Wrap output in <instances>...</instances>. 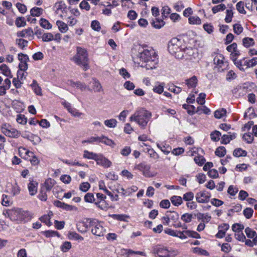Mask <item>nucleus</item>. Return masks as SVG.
Returning a JSON list of instances; mask_svg holds the SVG:
<instances>
[{
  "mask_svg": "<svg viewBox=\"0 0 257 257\" xmlns=\"http://www.w3.org/2000/svg\"><path fill=\"white\" fill-rule=\"evenodd\" d=\"M98 154L89 152L87 150L84 151V154H83V158L88 159H92L95 161H96V158L98 157Z\"/></svg>",
  "mask_w": 257,
  "mask_h": 257,
  "instance_id": "25",
  "label": "nucleus"
},
{
  "mask_svg": "<svg viewBox=\"0 0 257 257\" xmlns=\"http://www.w3.org/2000/svg\"><path fill=\"white\" fill-rule=\"evenodd\" d=\"M100 143H103L106 145L111 147H113V146L115 145V144L112 140L108 139L107 137L105 136L102 135L101 137H100Z\"/></svg>",
  "mask_w": 257,
  "mask_h": 257,
  "instance_id": "27",
  "label": "nucleus"
},
{
  "mask_svg": "<svg viewBox=\"0 0 257 257\" xmlns=\"http://www.w3.org/2000/svg\"><path fill=\"white\" fill-rule=\"evenodd\" d=\"M13 214L12 221H17L18 223L28 222L31 220L32 218V215L30 212L20 208L15 209V212L13 213Z\"/></svg>",
  "mask_w": 257,
  "mask_h": 257,
  "instance_id": "5",
  "label": "nucleus"
},
{
  "mask_svg": "<svg viewBox=\"0 0 257 257\" xmlns=\"http://www.w3.org/2000/svg\"><path fill=\"white\" fill-rule=\"evenodd\" d=\"M16 42V44L22 49H24L25 47H27L28 44V41L23 39H17Z\"/></svg>",
  "mask_w": 257,
  "mask_h": 257,
  "instance_id": "39",
  "label": "nucleus"
},
{
  "mask_svg": "<svg viewBox=\"0 0 257 257\" xmlns=\"http://www.w3.org/2000/svg\"><path fill=\"white\" fill-rule=\"evenodd\" d=\"M226 110L225 108L216 110L214 112V117L216 118H221L226 115Z\"/></svg>",
  "mask_w": 257,
  "mask_h": 257,
  "instance_id": "42",
  "label": "nucleus"
},
{
  "mask_svg": "<svg viewBox=\"0 0 257 257\" xmlns=\"http://www.w3.org/2000/svg\"><path fill=\"white\" fill-rule=\"evenodd\" d=\"M99 188L101 190H103L104 192L110 197L112 201H117L118 200V195L116 194L114 196L111 192L106 189L103 182H99Z\"/></svg>",
  "mask_w": 257,
  "mask_h": 257,
  "instance_id": "14",
  "label": "nucleus"
},
{
  "mask_svg": "<svg viewBox=\"0 0 257 257\" xmlns=\"http://www.w3.org/2000/svg\"><path fill=\"white\" fill-rule=\"evenodd\" d=\"M235 65L240 70L244 71L245 70L249 68L248 64V60L243 59L242 60H238L235 63Z\"/></svg>",
  "mask_w": 257,
  "mask_h": 257,
  "instance_id": "16",
  "label": "nucleus"
},
{
  "mask_svg": "<svg viewBox=\"0 0 257 257\" xmlns=\"http://www.w3.org/2000/svg\"><path fill=\"white\" fill-rule=\"evenodd\" d=\"M157 146L166 155H168L172 150L171 147L166 144L165 145L157 144Z\"/></svg>",
  "mask_w": 257,
  "mask_h": 257,
  "instance_id": "29",
  "label": "nucleus"
},
{
  "mask_svg": "<svg viewBox=\"0 0 257 257\" xmlns=\"http://www.w3.org/2000/svg\"><path fill=\"white\" fill-rule=\"evenodd\" d=\"M72 60L76 64L81 67L85 71L89 68L88 54L86 49L85 48L79 46L77 47L76 54L72 58Z\"/></svg>",
  "mask_w": 257,
  "mask_h": 257,
  "instance_id": "2",
  "label": "nucleus"
},
{
  "mask_svg": "<svg viewBox=\"0 0 257 257\" xmlns=\"http://www.w3.org/2000/svg\"><path fill=\"white\" fill-rule=\"evenodd\" d=\"M248 85L247 84L244 83L242 86H238L232 90V93L237 95V93H238V96H243L247 92Z\"/></svg>",
  "mask_w": 257,
  "mask_h": 257,
  "instance_id": "13",
  "label": "nucleus"
},
{
  "mask_svg": "<svg viewBox=\"0 0 257 257\" xmlns=\"http://www.w3.org/2000/svg\"><path fill=\"white\" fill-rule=\"evenodd\" d=\"M34 34L32 28H29L22 31L17 33V36L19 37H32Z\"/></svg>",
  "mask_w": 257,
  "mask_h": 257,
  "instance_id": "15",
  "label": "nucleus"
},
{
  "mask_svg": "<svg viewBox=\"0 0 257 257\" xmlns=\"http://www.w3.org/2000/svg\"><path fill=\"white\" fill-rule=\"evenodd\" d=\"M97 164L105 168H108L111 165V162L101 154H98L95 161Z\"/></svg>",
  "mask_w": 257,
  "mask_h": 257,
  "instance_id": "12",
  "label": "nucleus"
},
{
  "mask_svg": "<svg viewBox=\"0 0 257 257\" xmlns=\"http://www.w3.org/2000/svg\"><path fill=\"white\" fill-rule=\"evenodd\" d=\"M135 168L142 172L143 175L146 177L150 178L153 176L150 172V165L148 164L146 162H143L137 165Z\"/></svg>",
  "mask_w": 257,
  "mask_h": 257,
  "instance_id": "7",
  "label": "nucleus"
},
{
  "mask_svg": "<svg viewBox=\"0 0 257 257\" xmlns=\"http://www.w3.org/2000/svg\"><path fill=\"white\" fill-rule=\"evenodd\" d=\"M210 193L205 191L196 193V200L198 203H207L210 198Z\"/></svg>",
  "mask_w": 257,
  "mask_h": 257,
  "instance_id": "9",
  "label": "nucleus"
},
{
  "mask_svg": "<svg viewBox=\"0 0 257 257\" xmlns=\"http://www.w3.org/2000/svg\"><path fill=\"white\" fill-rule=\"evenodd\" d=\"M56 24L58 27L59 31L61 33H65L68 30L67 24L62 21H57Z\"/></svg>",
  "mask_w": 257,
  "mask_h": 257,
  "instance_id": "33",
  "label": "nucleus"
},
{
  "mask_svg": "<svg viewBox=\"0 0 257 257\" xmlns=\"http://www.w3.org/2000/svg\"><path fill=\"white\" fill-rule=\"evenodd\" d=\"M172 203L176 206H178L183 203L182 198L180 196H173L171 198Z\"/></svg>",
  "mask_w": 257,
  "mask_h": 257,
  "instance_id": "34",
  "label": "nucleus"
},
{
  "mask_svg": "<svg viewBox=\"0 0 257 257\" xmlns=\"http://www.w3.org/2000/svg\"><path fill=\"white\" fill-rule=\"evenodd\" d=\"M0 69L1 72L3 75L7 77H12L11 70L6 64L1 65Z\"/></svg>",
  "mask_w": 257,
  "mask_h": 257,
  "instance_id": "23",
  "label": "nucleus"
},
{
  "mask_svg": "<svg viewBox=\"0 0 257 257\" xmlns=\"http://www.w3.org/2000/svg\"><path fill=\"white\" fill-rule=\"evenodd\" d=\"M43 234L47 237H50L55 236H60V234L58 232L51 230L45 231L43 232Z\"/></svg>",
  "mask_w": 257,
  "mask_h": 257,
  "instance_id": "46",
  "label": "nucleus"
},
{
  "mask_svg": "<svg viewBox=\"0 0 257 257\" xmlns=\"http://www.w3.org/2000/svg\"><path fill=\"white\" fill-rule=\"evenodd\" d=\"M43 41L44 42H50L53 40L54 36L52 34L50 33H44L42 36Z\"/></svg>",
  "mask_w": 257,
  "mask_h": 257,
  "instance_id": "51",
  "label": "nucleus"
},
{
  "mask_svg": "<svg viewBox=\"0 0 257 257\" xmlns=\"http://www.w3.org/2000/svg\"><path fill=\"white\" fill-rule=\"evenodd\" d=\"M40 26L45 29H50L52 28V25L49 23V22L44 18H41L40 20Z\"/></svg>",
  "mask_w": 257,
  "mask_h": 257,
  "instance_id": "35",
  "label": "nucleus"
},
{
  "mask_svg": "<svg viewBox=\"0 0 257 257\" xmlns=\"http://www.w3.org/2000/svg\"><path fill=\"white\" fill-rule=\"evenodd\" d=\"M71 243L69 241H65L61 246V249L63 252H67L71 248Z\"/></svg>",
  "mask_w": 257,
  "mask_h": 257,
  "instance_id": "57",
  "label": "nucleus"
},
{
  "mask_svg": "<svg viewBox=\"0 0 257 257\" xmlns=\"http://www.w3.org/2000/svg\"><path fill=\"white\" fill-rule=\"evenodd\" d=\"M152 252L157 254L159 257H174L176 254L174 250H169L166 247L161 245L154 246L152 248Z\"/></svg>",
  "mask_w": 257,
  "mask_h": 257,
  "instance_id": "6",
  "label": "nucleus"
},
{
  "mask_svg": "<svg viewBox=\"0 0 257 257\" xmlns=\"http://www.w3.org/2000/svg\"><path fill=\"white\" fill-rule=\"evenodd\" d=\"M198 82V80L196 76H193L189 79L185 80V84L188 87L194 88L196 86Z\"/></svg>",
  "mask_w": 257,
  "mask_h": 257,
  "instance_id": "20",
  "label": "nucleus"
},
{
  "mask_svg": "<svg viewBox=\"0 0 257 257\" xmlns=\"http://www.w3.org/2000/svg\"><path fill=\"white\" fill-rule=\"evenodd\" d=\"M193 218L192 214L184 213L181 216V219L186 223H189L191 221Z\"/></svg>",
  "mask_w": 257,
  "mask_h": 257,
  "instance_id": "58",
  "label": "nucleus"
},
{
  "mask_svg": "<svg viewBox=\"0 0 257 257\" xmlns=\"http://www.w3.org/2000/svg\"><path fill=\"white\" fill-rule=\"evenodd\" d=\"M6 124H3L2 126V132L7 136L11 138H17L19 136V132L14 128L8 130L5 127Z\"/></svg>",
  "mask_w": 257,
  "mask_h": 257,
  "instance_id": "10",
  "label": "nucleus"
},
{
  "mask_svg": "<svg viewBox=\"0 0 257 257\" xmlns=\"http://www.w3.org/2000/svg\"><path fill=\"white\" fill-rule=\"evenodd\" d=\"M229 228V225L228 223H223L218 226V231L215 235L217 238H222L224 237L225 233Z\"/></svg>",
  "mask_w": 257,
  "mask_h": 257,
  "instance_id": "11",
  "label": "nucleus"
},
{
  "mask_svg": "<svg viewBox=\"0 0 257 257\" xmlns=\"http://www.w3.org/2000/svg\"><path fill=\"white\" fill-rule=\"evenodd\" d=\"M189 22L190 24L200 25L201 21L198 16H192L189 18Z\"/></svg>",
  "mask_w": 257,
  "mask_h": 257,
  "instance_id": "44",
  "label": "nucleus"
},
{
  "mask_svg": "<svg viewBox=\"0 0 257 257\" xmlns=\"http://www.w3.org/2000/svg\"><path fill=\"white\" fill-rule=\"evenodd\" d=\"M194 194L192 192H188L183 195L182 200L183 199L185 201L189 202L191 201L194 198Z\"/></svg>",
  "mask_w": 257,
  "mask_h": 257,
  "instance_id": "56",
  "label": "nucleus"
},
{
  "mask_svg": "<svg viewBox=\"0 0 257 257\" xmlns=\"http://www.w3.org/2000/svg\"><path fill=\"white\" fill-rule=\"evenodd\" d=\"M143 50L139 52L140 60L145 64L143 67L148 70L156 68L158 63V55L153 48L147 46L143 47Z\"/></svg>",
  "mask_w": 257,
  "mask_h": 257,
  "instance_id": "1",
  "label": "nucleus"
},
{
  "mask_svg": "<svg viewBox=\"0 0 257 257\" xmlns=\"http://www.w3.org/2000/svg\"><path fill=\"white\" fill-rule=\"evenodd\" d=\"M233 29L234 33L237 35H239L243 31L242 27L239 24H235L233 25Z\"/></svg>",
  "mask_w": 257,
  "mask_h": 257,
  "instance_id": "62",
  "label": "nucleus"
},
{
  "mask_svg": "<svg viewBox=\"0 0 257 257\" xmlns=\"http://www.w3.org/2000/svg\"><path fill=\"white\" fill-rule=\"evenodd\" d=\"M180 44L181 41L177 38L172 39L168 44V51L172 54L176 53L181 50Z\"/></svg>",
  "mask_w": 257,
  "mask_h": 257,
  "instance_id": "8",
  "label": "nucleus"
},
{
  "mask_svg": "<svg viewBox=\"0 0 257 257\" xmlns=\"http://www.w3.org/2000/svg\"><path fill=\"white\" fill-rule=\"evenodd\" d=\"M226 8L224 4H221L220 5L213 7L212 8V13L215 14L219 11H223Z\"/></svg>",
  "mask_w": 257,
  "mask_h": 257,
  "instance_id": "49",
  "label": "nucleus"
},
{
  "mask_svg": "<svg viewBox=\"0 0 257 257\" xmlns=\"http://www.w3.org/2000/svg\"><path fill=\"white\" fill-rule=\"evenodd\" d=\"M236 9L238 12L240 14H245L246 11L244 9V3L240 1L237 3L236 5Z\"/></svg>",
  "mask_w": 257,
  "mask_h": 257,
  "instance_id": "60",
  "label": "nucleus"
},
{
  "mask_svg": "<svg viewBox=\"0 0 257 257\" xmlns=\"http://www.w3.org/2000/svg\"><path fill=\"white\" fill-rule=\"evenodd\" d=\"M195 162L199 166L203 165L205 162V159L202 156L195 157L194 158Z\"/></svg>",
  "mask_w": 257,
  "mask_h": 257,
  "instance_id": "63",
  "label": "nucleus"
},
{
  "mask_svg": "<svg viewBox=\"0 0 257 257\" xmlns=\"http://www.w3.org/2000/svg\"><path fill=\"white\" fill-rule=\"evenodd\" d=\"M206 94L204 93H200L197 98L196 101L200 105H203L205 103Z\"/></svg>",
  "mask_w": 257,
  "mask_h": 257,
  "instance_id": "59",
  "label": "nucleus"
},
{
  "mask_svg": "<svg viewBox=\"0 0 257 257\" xmlns=\"http://www.w3.org/2000/svg\"><path fill=\"white\" fill-rule=\"evenodd\" d=\"M68 237L70 239H74L79 241H82L84 239L82 236L75 231L69 232L68 233Z\"/></svg>",
  "mask_w": 257,
  "mask_h": 257,
  "instance_id": "32",
  "label": "nucleus"
},
{
  "mask_svg": "<svg viewBox=\"0 0 257 257\" xmlns=\"http://www.w3.org/2000/svg\"><path fill=\"white\" fill-rule=\"evenodd\" d=\"M164 232L169 235L179 238L180 231L174 230L171 228H166L164 230Z\"/></svg>",
  "mask_w": 257,
  "mask_h": 257,
  "instance_id": "41",
  "label": "nucleus"
},
{
  "mask_svg": "<svg viewBox=\"0 0 257 257\" xmlns=\"http://www.w3.org/2000/svg\"><path fill=\"white\" fill-rule=\"evenodd\" d=\"M100 137H91L86 140L83 141L82 143L92 144L94 142L100 143Z\"/></svg>",
  "mask_w": 257,
  "mask_h": 257,
  "instance_id": "54",
  "label": "nucleus"
},
{
  "mask_svg": "<svg viewBox=\"0 0 257 257\" xmlns=\"http://www.w3.org/2000/svg\"><path fill=\"white\" fill-rule=\"evenodd\" d=\"M152 114L148 110L140 109L136 111L130 118L131 121H134L142 128H144L147 126Z\"/></svg>",
  "mask_w": 257,
  "mask_h": 257,
  "instance_id": "3",
  "label": "nucleus"
},
{
  "mask_svg": "<svg viewBox=\"0 0 257 257\" xmlns=\"http://www.w3.org/2000/svg\"><path fill=\"white\" fill-rule=\"evenodd\" d=\"M38 183L34 182L33 181H31L28 185L29 193L31 195H34L37 192Z\"/></svg>",
  "mask_w": 257,
  "mask_h": 257,
  "instance_id": "21",
  "label": "nucleus"
},
{
  "mask_svg": "<svg viewBox=\"0 0 257 257\" xmlns=\"http://www.w3.org/2000/svg\"><path fill=\"white\" fill-rule=\"evenodd\" d=\"M192 230H185L182 231H180L179 233V238L180 239H186L188 237H191Z\"/></svg>",
  "mask_w": 257,
  "mask_h": 257,
  "instance_id": "40",
  "label": "nucleus"
},
{
  "mask_svg": "<svg viewBox=\"0 0 257 257\" xmlns=\"http://www.w3.org/2000/svg\"><path fill=\"white\" fill-rule=\"evenodd\" d=\"M15 24L18 27H24L26 25L25 19L24 17H21L17 18Z\"/></svg>",
  "mask_w": 257,
  "mask_h": 257,
  "instance_id": "43",
  "label": "nucleus"
},
{
  "mask_svg": "<svg viewBox=\"0 0 257 257\" xmlns=\"http://www.w3.org/2000/svg\"><path fill=\"white\" fill-rule=\"evenodd\" d=\"M117 122V120L115 119L111 118L105 120L104 123L108 127L114 128L116 126Z\"/></svg>",
  "mask_w": 257,
  "mask_h": 257,
  "instance_id": "36",
  "label": "nucleus"
},
{
  "mask_svg": "<svg viewBox=\"0 0 257 257\" xmlns=\"http://www.w3.org/2000/svg\"><path fill=\"white\" fill-rule=\"evenodd\" d=\"M245 233L246 234L247 237L250 238H253L256 234L255 231L252 230L250 228L247 227L245 229Z\"/></svg>",
  "mask_w": 257,
  "mask_h": 257,
  "instance_id": "52",
  "label": "nucleus"
},
{
  "mask_svg": "<svg viewBox=\"0 0 257 257\" xmlns=\"http://www.w3.org/2000/svg\"><path fill=\"white\" fill-rule=\"evenodd\" d=\"M244 229V225L239 223H234L232 226V230L235 232H241Z\"/></svg>",
  "mask_w": 257,
  "mask_h": 257,
  "instance_id": "53",
  "label": "nucleus"
},
{
  "mask_svg": "<svg viewBox=\"0 0 257 257\" xmlns=\"http://www.w3.org/2000/svg\"><path fill=\"white\" fill-rule=\"evenodd\" d=\"M91 28L95 31H99L101 29L100 23L97 20H93L91 23Z\"/></svg>",
  "mask_w": 257,
  "mask_h": 257,
  "instance_id": "55",
  "label": "nucleus"
},
{
  "mask_svg": "<svg viewBox=\"0 0 257 257\" xmlns=\"http://www.w3.org/2000/svg\"><path fill=\"white\" fill-rule=\"evenodd\" d=\"M233 155L235 157H245L247 155V152L241 148H237L234 150Z\"/></svg>",
  "mask_w": 257,
  "mask_h": 257,
  "instance_id": "31",
  "label": "nucleus"
},
{
  "mask_svg": "<svg viewBox=\"0 0 257 257\" xmlns=\"http://www.w3.org/2000/svg\"><path fill=\"white\" fill-rule=\"evenodd\" d=\"M242 139L247 144H251L253 141V137L249 133H245L242 137Z\"/></svg>",
  "mask_w": 257,
  "mask_h": 257,
  "instance_id": "61",
  "label": "nucleus"
},
{
  "mask_svg": "<svg viewBox=\"0 0 257 257\" xmlns=\"http://www.w3.org/2000/svg\"><path fill=\"white\" fill-rule=\"evenodd\" d=\"M31 87L32 88L33 90L35 92V93L37 95H42V90L41 87L39 86L37 82L35 80H33V83L31 84Z\"/></svg>",
  "mask_w": 257,
  "mask_h": 257,
  "instance_id": "22",
  "label": "nucleus"
},
{
  "mask_svg": "<svg viewBox=\"0 0 257 257\" xmlns=\"http://www.w3.org/2000/svg\"><path fill=\"white\" fill-rule=\"evenodd\" d=\"M68 84L72 87L79 88L82 91H84L86 89V85L80 81L74 82L71 80L68 81Z\"/></svg>",
  "mask_w": 257,
  "mask_h": 257,
  "instance_id": "18",
  "label": "nucleus"
},
{
  "mask_svg": "<svg viewBox=\"0 0 257 257\" xmlns=\"http://www.w3.org/2000/svg\"><path fill=\"white\" fill-rule=\"evenodd\" d=\"M43 10L41 8L34 7L31 11V16L33 17H39L43 14Z\"/></svg>",
  "mask_w": 257,
  "mask_h": 257,
  "instance_id": "26",
  "label": "nucleus"
},
{
  "mask_svg": "<svg viewBox=\"0 0 257 257\" xmlns=\"http://www.w3.org/2000/svg\"><path fill=\"white\" fill-rule=\"evenodd\" d=\"M197 217L198 220H201L202 221L206 220L207 222H209L211 219L210 216L202 213H198L197 214Z\"/></svg>",
  "mask_w": 257,
  "mask_h": 257,
  "instance_id": "45",
  "label": "nucleus"
},
{
  "mask_svg": "<svg viewBox=\"0 0 257 257\" xmlns=\"http://www.w3.org/2000/svg\"><path fill=\"white\" fill-rule=\"evenodd\" d=\"M215 154L219 157H223L226 154V149L225 147L223 146L218 147L215 150Z\"/></svg>",
  "mask_w": 257,
  "mask_h": 257,
  "instance_id": "38",
  "label": "nucleus"
},
{
  "mask_svg": "<svg viewBox=\"0 0 257 257\" xmlns=\"http://www.w3.org/2000/svg\"><path fill=\"white\" fill-rule=\"evenodd\" d=\"M55 183L56 181L54 179L49 178L45 181L42 188L45 189L47 191H50Z\"/></svg>",
  "mask_w": 257,
  "mask_h": 257,
  "instance_id": "19",
  "label": "nucleus"
},
{
  "mask_svg": "<svg viewBox=\"0 0 257 257\" xmlns=\"http://www.w3.org/2000/svg\"><path fill=\"white\" fill-rule=\"evenodd\" d=\"M210 112V109L207 108L206 106H204L203 107H198L197 109H196V113L200 114L202 113H204L206 114H208Z\"/></svg>",
  "mask_w": 257,
  "mask_h": 257,
  "instance_id": "48",
  "label": "nucleus"
},
{
  "mask_svg": "<svg viewBox=\"0 0 257 257\" xmlns=\"http://www.w3.org/2000/svg\"><path fill=\"white\" fill-rule=\"evenodd\" d=\"M40 220L45 223L47 226H50L52 223L50 221V217L49 215H45L40 218Z\"/></svg>",
  "mask_w": 257,
  "mask_h": 257,
  "instance_id": "64",
  "label": "nucleus"
},
{
  "mask_svg": "<svg viewBox=\"0 0 257 257\" xmlns=\"http://www.w3.org/2000/svg\"><path fill=\"white\" fill-rule=\"evenodd\" d=\"M223 59V56L222 54H219L214 58V63L215 64L219 66L220 67H221L222 65H224Z\"/></svg>",
  "mask_w": 257,
  "mask_h": 257,
  "instance_id": "28",
  "label": "nucleus"
},
{
  "mask_svg": "<svg viewBox=\"0 0 257 257\" xmlns=\"http://www.w3.org/2000/svg\"><path fill=\"white\" fill-rule=\"evenodd\" d=\"M152 26L156 29H160L165 25V22L162 19L156 18L155 21L153 20L151 22Z\"/></svg>",
  "mask_w": 257,
  "mask_h": 257,
  "instance_id": "24",
  "label": "nucleus"
},
{
  "mask_svg": "<svg viewBox=\"0 0 257 257\" xmlns=\"http://www.w3.org/2000/svg\"><path fill=\"white\" fill-rule=\"evenodd\" d=\"M253 213V210L251 208H246L243 211V214L247 219L250 218Z\"/></svg>",
  "mask_w": 257,
  "mask_h": 257,
  "instance_id": "50",
  "label": "nucleus"
},
{
  "mask_svg": "<svg viewBox=\"0 0 257 257\" xmlns=\"http://www.w3.org/2000/svg\"><path fill=\"white\" fill-rule=\"evenodd\" d=\"M254 40L251 38L246 37L243 39L242 44L245 47H249L254 44Z\"/></svg>",
  "mask_w": 257,
  "mask_h": 257,
  "instance_id": "37",
  "label": "nucleus"
},
{
  "mask_svg": "<svg viewBox=\"0 0 257 257\" xmlns=\"http://www.w3.org/2000/svg\"><path fill=\"white\" fill-rule=\"evenodd\" d=\"M82 224L85 226L86 229L91 228V232L93 234L98 236H103L105 230L97 220L88 218L86 222L82 223Z\"/></svg>",
  "mask_w": 257,
  "mask_h": 257,
  "instance_id": "4",
  "label": "nucleus"
},
{
  "mask_svg": "<svg viewBox=\"0 0 257 257\" xmlns=\"http://www.w3.org/2000/svg\"><path fill=\"white\" fill-rule=\"evenodd\" d=\"M54 204L55 206L57 207H59L62 208L66 210H72L73 209V206L67 204L64 202H61L59 200H56L54 201Z\"/></svg>",
  "mask_w": 257,
  "mask_h": 257,
  "instance_id": "17",
  "label": "nucleus"
},
{
  "mask_svg": "<svg viewBox=\"0 0 257 257\" xmlns=\"http://www.w3.org/2000/svg\"><path fill=\"white\" fill-rule=\"evenodd\" d=\"M221 136V134L218 131H215L211 133L210 134V137L212 141L214 142H217L220 139V137Z\"/></svg>",
  "mask_w": 257,
  "mask_h": 257,
  "instance_id": "47",
  "label": "nucleus"
},
{
  "mask_svg": "<svg viewBox=\"0 0 257 257\" xmlns=\"http://www.w3.org/2000/svg\"><path fill=\"white\" fill-rule=\"evenodd\" d=\"M182 107L187 110L188 113L190 115H193L196 113V108L194 105H189V104H184Z\"/></svg>",
  "mask_w": 257,
  "mask_h": 257,
  "instance_id": "30",
  "label": "nucleus"
}]
</instances>
